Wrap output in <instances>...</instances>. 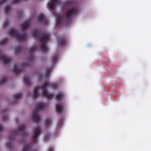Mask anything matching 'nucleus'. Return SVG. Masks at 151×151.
<instances>
[{"label":"nucleus","mask_w":151,"mask_h":151,"mask_svg":"<svg viewBox=\"0 0 151 151\" xmlns=\"http://www.w3.org/2000/svg\"><path fill=\"white\" fill-rule=\"evenodd\" d=\"M32 36L34 38H38L41 41L40 47L42 51L44 52H46L48 50V47L46 43L50 39V34L46 33L43 34L42 36H41V31L38 29H36L33 32Z\"/></svg>","instance_id":"obj_1"},{"label":"nucleus","mask_w":151,"mask_h":151,"mask_svg":"<svg viewBox=\"0 0 151 151\" xmlns=\"http://www.w3.org/2000/svg\"><path fill=\"white\" fill-rule=\"evenodd\" d=\"M25 125H22L19 128L13 131L11 133V134L9 137V142L6 144L7 147L9 149H12L13 145L12 144L14 137L20 134L22 136H26L28 135V133L25 130Z\"/></svg>","instance_id":"obj_2"},{"label":"nucleus","mask_w":151,"mask_h":151,"mask_svg":"<svg viewBox=\"0 0 151 151\" xmlns=\"http://www.w3.org/2000/svg\"><path fill=\"white\" fill-rule=\"evenodd\" d=\"M49 86L51 87L53 89H55L58 88V86L56 83H49L48 82L46 81L40 87V88L42 91L41 95L45 97L48 100L51 99L53 96V94L49 93L47 91V88Z\"/></svg>","instance_id":"obj_3"},{"label":"nucleus","mask_w":151,"mask_h":151,"mask_svg":"<svg viewBox=\"0 0 151 151\" xmlns=\"http://www.w3.org/2000/svg\"><path fill=\"white\" fill-rule=\"evenodd\" d=\"M79 8L76 6L72 7L65 13L64 16L66 19L68 21H71L73 17L78 13Z\"/></svg>","instance_id":"obj_4"},{"label":"nucleus","mask_w":151,"mask_h":151,"mask_svg":"<svg viewBox=\"0 0 151 151\" xmlns=\"http://www.w3.org/2000/svg\"><path fill=\"white\" fill-rule=\"evenodd\" d=\"M45 108L44 104H40L36 106L33 111L32 117L33 121L36 122H39L40 120V117L38 114V110L43 109Z\"/></svg>","instance_id":"obj_5"},{"label":"nucleus","mask_w":151,"mask_h":151,"mask_svg":"<svg viewBox=\"0 0 151 151\" xmlns=\"http://www.w3.org/2000/svg\"><path fill=\"white\" fill-rule=\"evenodd\" d=\"M9 35L15 37L18 40L24 41L26 39V35L25 33L22 34L19 33L17 30L15 29H11L8 32Z\"/></svg>","instance_id":"obj_6"},{"label":"nucleus","mask_w":151,"mask_h":151,"mask_svg":"<svg viewBox=\"0 0 151 151\" xmlns=\"http://www.w3.org/2000/svg\"><path fill=\"white\" fill-rule=\"evenodd\" d=\"M34 135L32 137V141L34 143L37 142V138L40 133L41 131L39 127H36L34 130Z\"/></svg>","instance_id":"obj_7"},{"label":"nucleus","mask_w":151,"mask_h":151,"mask_svg":"<svg viewBox=\"0 0 151 151\" xmlns=\"http://www.w3.org/2000/svg\"><path fill=\"white\" fill-rule=\"evenodd\" d=\"M50 1L48 3V5L50 10L52 12L55 9V6L60 4V1L59 0H50Z\"/></svg>","instance_id":"obj_8"},{"label":"nucleus","mask_w":151,"mask_h":151,"mask_svg":"<svg viewBox=\"0 0 151 151\" xmlns=\"http://www.w3.org/2000/svg\"><path fill=\"white\" fill-rule=\"evenodd\" d=\"M38 19L39 21L42 22L44 25L46 26L48 24V20L43 14L39 15Z\"/></svg>","instance_id":"obj_9"},{"label":"nucleus","mask_w":151,"mask_h":151,"mask_svg":"<svg viewBox=\"0 0 151 151\" xmlns=\"http://www.w3.org/2000/svg\"><path fill=\"white\" fill-rule=\"evenodd\" d=\"M37 49V47L36 46H33L29 50V53L31 54V55L29 56L28 58V60L29 61H32L34 60L35 58L34 55L33 53Z\"/></svg>","instance_id":"obj_10"},{"label":"nucleus","mask_w":151,"mask_h":151,"mask_svg":"<svg viewBox=\"0 0 151 151\" xmlns=\"http://www.w3.org/2000/svg\"><path fill=\"white\" fill-rule=\"evenodd\" d=\"M0 59L5 64H7L9 63L11 60V59L6 57L2 52L0 51Z\"/></svg>","instance_id":"obj_11"},{"label":"nucleus","mask_w":151,"mask_h":151,"mask_svg":"<svg viewBox=\"0 0 151 151\" xmlns=\"http://www.w3.org/2000/svg\"><path fill=\"white\" fill-rule=\"evenodd\" d=\"M52 70V67H50L49 68H47L46 70V74L44 76H39V79L40 80L41 79L44 78H49V75Z\"/></svg>","instance_id":"obj_12"},{"label":"nucleus","mask_w":151,"mask_h":151,"mask_svg":"<svg viewBox=\"0 0 151 151\" xmlns=\"http://www.w3.org/2000/svg\"><path fill=\"white\" fill-rule=\"evenodd\" d=\"M57 21L56 23V26L61 25L63 22V17L60 14H58L56 15Z\"/></svg>","instance_id":"obj_13"},{"label":"nucleus","mask_w":151,"mask_h":151,"mask_svg":"<svg viewBox=\"0 0 151 151\" xmlns=\"http://www.w3.org/2000/svg\"><path fill=\"white\" fill-rule=\"evenodd\" d=\"M30 24L29 21H27L22 24L21 25L22 31H24L26 30L29 27Z\"/></svg>","instance_id":"obj_14"},{"label":"nucleus","mask_w":151,"mask_h":151,"mask_svg":"<svg viewBox=\"0 0 151 151\" xmlns=\"http://www.w3.org/2000/svg\"><path fill=\"white\" fill-rule=\"evenodd\" d=\"M12 71L15 74H17L23 72L24 69L23 67L19 68L17 65H14V68Z\"/></svg>","instance_id":"obj_15"},{"label":"nucleus","mask_w":151,"mask_h":151,"mask_svg":"<svg viewBox=\"0 0 151 151\" xmlns=\"http://www.w3.org/2000/svg\"><path fill=\"white\" fill-rule=\"evenodd\" d=\"M56 110L58 113H62L63 110V106L61 104H56Z\"/></svg>","instance_id":"obj_16"},{"label":"nucleus","mask_w":151,"mask_h":151,"mask_svg":"<svg viewBox=\"0 0 151 151\" xmlns=\"http://www.w3.org/2000/svg\"><path fill=\"white\" fill-rule=\"evenodd\" d=\"M66 43V40L64 38H60L58 40V45L60 47L65 46Z\"/></svg>","instance_id":"obj_17"},{"label":"nucleus","mask_w":151,"mask_h":151,"mask_svg":"<svg viewBox=\"0 0 151 151\" xmlns=\"http://www.w3.org/2000/svg\"><path fill=\"white\" fill-rule=\"evenodd\" d=\"M38 89V88L36 87L34 90L32 97L34 99H35L39 96Z\"/></svg>","instance_id":"obj_18"},{"label":"nucleus","mask_w":151,"mask_h":151,"mask_svg":"<svg viewBox=\"0 0 151 151\" xmlns=\"http://www.w3.org/2000/svg\"><path fill=\"white\" fill-rule=\"evenodd\" d=\"M23 81L25 84L27 86H29L31 84L30 78L29 77H24L23 79Z\"/></svg>","instance_id":"obj_19"},{"label":"nucleus","mask_w":151,"mask_h":151,"mask_svg":"<svg viewBox=\"0 0 151 151\" xmlns=\"http://www.w3.org/2000/svg\"><path fill=\"white\" fill-rule=\"evenodd\" d=\"M22 151H36L33 150L30 145H28L25 146Z\"/></svg>","instance_id":"obj_20"},{"label":"nucleus","mask_w":151,"mask_h":151,"mask_svg":"<svg viewBox=\"0 0 151 151\" xmlns=\"http://www.w3.org/2000/svg\"><path fill=\"white\" fill-rule=\"evenodd\" d=\"M22 96V94L21 93H19L16 94L14 96V102L13 104L16 103L18 101V99L21 98Z\"/></svg>","instance_id":"obj_21"},{"label":"nucleus","mask_w":151,"mask_h":151,"mask_svg":"<svg viewBox=\"0 0 151 151\" xmlns=\"http://www.w3.org/2000/svg\"><path fill=\"white\" fill-rule=\"evenodd\" d=\"M64 96V94L62 92L58 93L55 96V99L58 101H60L63 98Z\"/></svg>","instance_id":"obj_22"},{"label":"nucleus","mask_w":151,"mask_h":151,"mask_svg":"<svg viewBox=\"0 0 151 151\" xmlns=\"http://www.w3.org/2000/svg\"><path fill=\"white\" fill-rule=\"evenodd\" d=\"M52 124V120L50 118L47 119L45 123V126L46 127H48L50 126Z\"/></svg>","instance_id":"obj_23"},{"label":"nucleus","mask_w":151,"mask_h":151,"mask_svg":"<svg viewBox=\"0 0 151 151\" xmlns=\"http://www.w3.org/2000/svg\"><path fill=\"white\" fill-rule=\"evenodd\" d=\"M58 58V56L57 55H53L52 58V64H54L56 63Z\"/></svg>","instance_id":"obj_24"},{"label":"nucleus","mask_w":151,"mask_h":151,"mask_svg":"<svg viewBox=\"0 0 151 151\" xmlns=\"http://www.w3.org/2000/svg\"><path fill=\"white\" fill-rule=\"evenodd\" d=\"M6 112L7 111H4L2 114L4 116L2 118V120L4 121H7L8 119V116L6 114Z\"/></svg>","instance_id":"obj_25"},{"label":"nucleus","mask_w":151,"mask_h":151,"mask_svg":"<svg viewBox=\"0 0 151 151\" xmlns=\"http://www.w3.org/2000/svg\"><path fill=\"white\" fill-rule=\"evenodd\" d=\"M22 49V47L20 46H19L16 47L15 50V54H18L21 51Z\"/></svg>","instance_id":"obj_26"},{"label":"nucleus","mask_w":151,"mask_h":151,"mask_svg":"<svg viewBox=\"0 0 151 151\" xmlns=\"http://www.w3.org/2000/svg\"><path fill=\"white\" fill-rule=\"evenodd\" d=\"M8 39L6 38L0 42V45H3L5 44L8 42Z\"/></svg>","instance_id":"obj_27"},{"label":"nucleus","mask_w":151,"mask_h":151,"mask_svg":"<svg viewBox=\"0 0 151 151\" xmlns=\"http://www.w3.org/2000/svg\"><path fill=\"white\" fill-rule=\"evenodd\" d=\"M11 7L10 6H6L5 9V12L6 13H8L10 10Z\"/></svg>","instance_id":"obj_28"},{"label":"nucleus","mask_w":151,"mask_h":151,"mask_svg":"<svg viewBox=\"0 0 151 151\" xmlns=\"http://www.w3.org/2000/svg\"><path fill=\"white\" fill-rule=\"evenodd\" d=\"M7 81V79L6 78H3L0 80V85L3 84L5 83Z\"/></svg>","instance_id":"obj_29"},{"label":"nucleus","mask_w":151,"mask_h":151,"mask_svg":"<svg viewBox=\"0 0 151 151\" xmlns=\"http://www.w3.org/2000/svg\"><path fill=\"white\" fill-rule=\"evenodd\" d=\"M72 3L70 2H66L64 3L63 5L67 7H69L72 6Z\"/></svg>","instance_id":"obj_30"},{"label":"nucleus","mask_w":151,"mask_h":151,"mask_svg":"<svg viewBox=\"0 0 151 151\" xmlns=\"http://www.w3.org/2000/svg\"><path fill=\"white\" fill-rule=\"evenodd\" d=\"M9 24V21L8 20H6L3 26L4 27H5L8 26Z\"/></svg>","instance_id":"obj_31"},{"label":"nucleus","mask_w":151,"mask_h":151,"mask_svg":"<svg viewBox=\"0 0 151 151\" xmlns=\"http://www.w3.org/2000/svg\"><path fill=\"white\" fill-rule=\"evenodd\" d=\"M7 0H1L0 1V5L6 1Z\"/></svg>","instance_id":"obj_32"},{"label":"nucleus","mask_w":151,"mask_h":151,"mask_svg":"<svg viewBox=\"0 0 151 151\" xmlns=\"http://www.w3.org/2000/svg\"><path fill=\"white\" fill-rule=\"evenodd\" d=\"M20 0H13V3L14 4H17L19 3Z\"/></svg>","instance_id":"obj_33"},{"label":"nucleus","mask_w":151,"mask_h":151,"mask_svg":"<svg viewBox=\"0 0 151 151\" xmlns=\"http://www.w3.org/2000/svg\"><path fill=\"white\" fill-rule=\"evenodd\" d=\"M3 130V127L1 124H0V131H1Z\"/></svg>","instance_id":"obj_34"},{"label":"nucleus","mask_w":151,"mask_h":151,"mask_svg":"<svg viewBox=\"0 0 151 151\" xmlns=\"http://www.w3.org/2000/svg\"><path fill=\"white\" fill-rule=\"evenodd\" d=\"M48 151H53V149L52 148L50 147Z\"/></svg>","instance_id":"obj_35"},{"label":"nucleus","mask_w":151,"mask_h":151,"mask_svg":"<svg viewBox=\"0 0 151 151\" xmlns=\"http://www.w3.org/2000/svg\"><path fill=\"white\" fill-rule=\"evenodd\" d=\"M47 137H46V136H45V140H46V139H47Z\"/></svg>","instance_id":"obj_36"},{"label":"nucleus","mask_w":151,"mask_h":151,"mask_svg":"<svg viewBox=\"0 0 151 151\" xmlns=\"http://www.w3.org/2000/svg\"><path fill=\"white\" fill-rule=\"evenodd\" d=\"M27 65H26V64H24V65L23 66H24V67H25V66H26Z\"/></svg>","instance_id":"obj_37"},{"label":"nucleus","mask_w":151,"mask_h":151,"mask_svg":"<svg viewBox=\"0 0 151 151\" xmlns=\"http://www.w3.org/2000/svg\"><path fill=\"white\" fill-rule=\"evenodd\" d=\"M48 138H49V136H48Z\"/></svg>","instance_id":"obj_38"}]
</instances>
